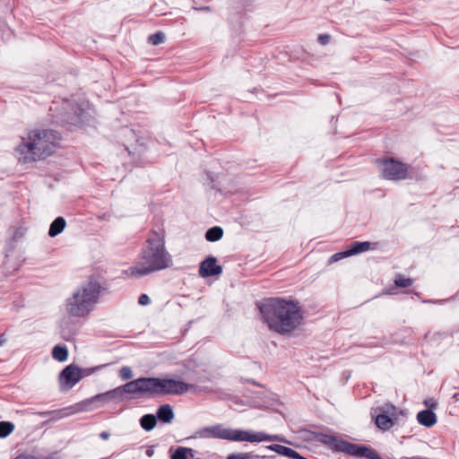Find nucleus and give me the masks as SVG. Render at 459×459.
<instances>
[{
	"label": "nucleus",
	"instance_id": "nucleus-33",
	"mask_svg": "<svg viewBox=\"0 0 459 459\" xmlns=\"http://www.w3.org/2000/svg\"><path fill=\"white\" fill-rule=\"evenodd\" d=\"M138 303L141 306H146V305H149L151 303V299H150V298H149V296L147 294H141L139 299H138Z\"/></svg>",
	"mask_w": 459,
	"mask_h": 459
},
{
	"label": "nucleus",
	"instance_id": "nucleus-20",
	"mask_svg": "<svg viewBox=\"0 0 459 459\" xmlns=\"http://www.w3.org/2000/svg\"><path fill=\"white\" fill-rule=\"evenodd\" d=\"M372 245L376 246V243H371L368 241H354L349 247H347V250L349 255L351 256L371 249Z\"/></svg>",
	"mask_w": 459,
	"mask_h": 459
},
{
	"label": "nucleus",
	"instance_id": "nucleus-27",
	"mask_svg": "<svg viewBox=\"0 0 459 459\" xmlns=\"http://www.w3.org/2000/svg\"><path fill=\"white\" fill-rule=\"evenodd\" d=\"M14 429V425L10 421H0V437L4 438L9 436Z\"/></svg>",
	"mask_w": 459,
	"mask_h": 459
},
{
	"label": "nucleus",
	"instance_id": "nucleus-16",
	"mask_svg": "<svg viewBox=\"0 0 459 459\" xmlns=\"http://www.w3.org/2000/svg\"><path fill=\"white\" fill-rule=\"evenodd\" d=\"M74 412V411H72V408H63L55 411H39L37 412V414L39 415L40 417H48L47 422H48L61 420L65 417L73 414Z\"/></svg>",
	"mask_w": 459,
	"mask_h": 459
},
{
	"label": "nucleus",
	"instance_id": "nucleus-32",
	"mask_svg": "<svg viewBox=\"0 0 459 459\" xmlns=\"http://www.w3.org/2000/svg\"><path fill=\"white\" fill-rule=\"evenodd\" d=\"M330 39L331 36L329 34H320L317 39L318 42L323 46L328 44Z\"/></svg>",
	"mask_w": 459,
	"mask_h": 459
},
{
	"label": "nucleus",
	"instance_id": "nucleus-2",
	"mask_svg": "<svg viewBox=\"0 0 459 459\" xmlns=\"http://www.w3.org/2000/svg\"><path fill=\"white\" fill-rule=\"evenodd\" d=\"M172 264V257L165 247L164 236L151 230L141 249L138 264L130 267L128 273L132 277H142L169 268Z\"/></svg>",
	"mask_w": 459,
	"mask_h": 459
},
{
	"label": "nucleus",
	"instance_id": "nucleus-38",
	"mask_svg": "<svg viewBox=\"0 0 459 459\" xmlns=\"http://www.w3.org/2000/svg\"><path fill=\"white\" fill-rule=\"evenodd\" d=\"M14 459H32L31 457L26 456V455H19Z\"/></svg>",
	"mask_w": 459,
	"mask_h": 459
},
{
	"label": "nucleus",
	"instance_id": "nucleus-12",
	"mask_svg": "<svg viewBox=\"0 0 459 459\" xmlns=\"http://www.w3.org/2000/svg\"><path fill=\"white\" fill-rule=\"evenodd\" d=\"M343 453L350 455L368 459H381L378 454L374 449L366 446L352 444L346 441V443L343 445Z\"/></svg>",
	"mask_w": 459,
	"mask_h": 459
},
{
	"label": "nucleus",
	"instance_id": "nucleus-11",
	"mask_svg": "<svg viewBox=\"0 0 459 459\" xmlns=\"http://www.w3.org/2000/svg\"><path fill=\"white\" fill-rule=\"evenodd\" d=\"M82 368L74 364L66 366L59 374L60 385L63 390L74 387L82 378Z\"/></svg>",
	"mask_w": 459,
	"mask_h": 459
},
{
	"label": "nucleus",
	"instance_id": "nucleus-7",
	"mask_svg": "<svg viewBox=\"0 0 459 459\" xmlns=\"http://www.w3.org/2000/svg\"><path fill=\"white\" fill-rule=\"evenodd\" d=\"M402 413V411H398L397 408L391 403L373 408L371 411L377 427L384 431L389 430L398 420V415Z\"/></svg>",
	"mask_w": 459,
	"mask_h": 459
},
{
	"label": "nucleus",
	"instance_id": "nucleus-5",
	"mask_svg": "<svg viewBox=\"0 0 459 459\" xmlns=\"http://www.w3.org/2000/svg\"><path fill=\"white\" fill-rule=\"evenodd\" d=\"M196 435L202 438H220L230 441H247L250 443H257L263 441H281L287 442L284 438L278 435H268L264 432H252L242 429H233L223 428L221 425H214L205 427L199 429Z\"/></svg>",
	"mask_w": 459,
	"mask_h": 459
},
{
	"label": "nucleus",
	"instance_id": "nucleus-26",
	"mask_svg": "<svg viewBox=\"0 0 459 459\" xmlns=\"http://www.w3.org/2000/svg\"><path fill=\"white\" fill-rule=\"evenodd\" d=\"M223 236V230L219 226L210 228L205 232V238L209 242H215L220 240Z\"/></svg>",
	"mask_w": 459,
	"mask_h": 459
},
{
	"label": "nucleus",
	"instance_id": "nucleus-23",
	"mask_svg": "<svg viewBox=\"0 0 459 459\" xmlns=\"http://www.w3.org/2000/svg\"><path fill=\"white\" fill-rule=\"evenodd\" d=\"M195 451L192 448L178 446L170 455V459H188V455L194 457Z\"/></svg>",
	"mask_w": 459,
	"mask_h": 459
},
{
	"label": "nucleus",
	"instance_id": "nucleus-35",
	"mask_svg": "<svg viewBox=\"0 0 459 459\" xmlns=\"http://www.w3.org/2000/svg\"><path fill=\"white\" fill-rule=\"evenodd\" d=\"M226 459H247V455L245 454H231Z\"/></svg>",
	"mask_w": 459,
	"mask_h": 459
},
{
	"label": "nucleus",
	"instance_id": "nucleus-25",
	"mask_svg": "<svg viewBox=\"0 0 459 459\" xmlns=\"http://www.w3.org/2000/svg\"><path fill=\"white\" fill-rule=\"evenodd\" d=\"M157 424V418L153 414H145L140 419L141 427L146 430H152Z\"/></svg>",
	"mask_w": 459,
	"mask_h": 459
},
{
	"label": "nucleus",
	"instance_id": "nucleus-43",
	"mask_svg": "<svg viewBox=\"0 0 459 459\" xmlns=\"http://www.w3.org/2000/svg\"><path fill=\"white\" fill-rule=\"evenodd\" d=\"M252 383H253L254 385H259V384H257L255 381H253Z\"/></svg>",
	"mask_w": 459,
	"mask_h": 459
},
{
	"label": "nucleus",
	"instance_id": "nucleus-6",
	"mask_svg": "<svg viewBox=\"0 0 459 459\" xmlns=\"http://www.w3.org/2000/svg\"><path fill=\"white\" fill-rule=\"evenodd\" d=\"M188 389L189 385L180 380L151 377V394H182Z\"/></svg>",
	"mask_w": 459,
	"mask_h": 459
},
{
	"label": "nucleus",
	"instance_id": "nucleus-41",
	"mask_svg": "<svg viewBox=\"0 0 459 459\" xmlns=\"http://www.w3.org/2000/svg\"><path fill=\"white\" fill-rule=\"evenodd\" d=\"M200 10H210V7L209 6L202 7V8H200Z\"/></svg>",
	"mask_w": 459,
	"mask_h": 459
},
{
	"label": "nucleus",
	"instance_id": "nucleus-19",
	"mask_svg": "<svg viewBox=\"0 0 459 459\" xmlns=\"http://www.w3.org/2000/svg\"><path fill=\"white\" fill-rule=\"evenodd\" d=\"M372 245L376 246V243H371L368 241H354L349 247H347V250L349 255L351 256L371 249Z\"/></svg>",
	"mask_w": 459,
	"mask_h": 459
},
{
	"label": "nucleus",
	"instance_id": "nucleus-8",
	"mask_svg": "<svg viewBox=\"0 0 459 459\" xmlns=\"http://www.w3.org/2000/svg\"><path fill=\"white\" fill-rule=\"evenodd\" d=\"M382 176L388 180H403L407 178V165L394 158H387L377 160Z\"/></svg>",
	"mask_w": 459,
	"mask_h": 459
},
{
	"label": "nucleus",
	"instance_id": "nucleus-22",
	"mask_svg": "<svg viewBox=\"0 0 459 459\" xmlns=\"http://www.w3.org/2000/svg\"><path fill=\"white\" fill-rule=\"evenodd\" d=\"M65 225L66 221L63 217L56 218L49 226L48 235L52 238L59 235L65 230Z\"/></svg>",
	"mask_w": 459,
	"mask_h": 459
},
{
	"label": "nucleus",
	"instance_id": "nucleus-30",
	"mask_svg": "<svg viewBox=\"0 0 459 459\" xmlns=\"http://www.w3.org/2000/svg\"><path fill=\"white\" fill-rule=\"evenodd\" d=\"M119 377L122 380L131 379L133 377L132 369L127 366L122 367L119 370Z\"/></svg>",
	"mask_w": 459,
	"mask_h": 459
},
{
	"label": "nucleus",
	"instance_id": "nucleus-17",
	"mask_svg": "<svg viewBox=\"0 0 459 459\" xmlns=\"http://www.w3.org/2000/svg\"><path fill=\"white\" fill-rule=\"evenodd\" d=\"M268 449H270L271 451H273L281 455H284V456H287L290 458L305 459V457H303L301 455H299L295 450H293L288 446H281V445L273 444V445L269 446Z\"/></svg>",
	"mask_w": 459,
	"mask_h": 459
},
{
	"label": "nucleus",
	"instance_id": "nucleus-9",
	"mask_svg": "<svg viewBox=\"0 0 459 459\" xmlns=\"http://www.w3.org/2000/svg\"><path fill=\"white\" fill-rule=\"evenodd\" d=\"M84 110L78 105L65 102L62 110L56 116L55 122L62 126H80L82 124Z\"/></svg>",
	"mask_w": 459,
	"mask_h": 459
},
{
	"label": "nucleus",
	"instance_id": "nucleus-14",
	"mask_svg": "<svg viewBox=\"0 0 459 459\" xmlns=\"http://www.w3.org/2000/svg\"><path fill=\"white\" fill-rule=\"evenodd\" d=\"M110 402L114 403H119L122 402L121 398L118 395V391H117V388H114L112 390H109L108 392L99 394L90 399H87L82 403V404H92L99 403L100 404H106Z\"/></svg>",
	"mask_w": 459,
	"mask_h": 459
},
{
	"label": "nucleus",
	"instance_id": "nucleus-3",
	"mask_svg": "<svg viewBox=\"0 0 459 459\" xmlns=\"http://www.w3.org/2000/svg\"><path fill=\"white\" fill-rule=\"evenodd\" d=\"M60 139L61 134L56 130H31L29 133L28 141L22 139V142L15 149L19 161L29 163L50 156L55 152L56 143Z\"/></svg>",
	"mask_w": 459,
	"mask_h": 459
},
{
	"label": "nucleus",
	"instance_id": "nucleus-4",
	"mask_svg": "<svg viewBox=\"0 0 459 459\" xmlns=\"http://www.w3.org/2000/svg\"><path fill=\"white\" fill-rule=\"evenodd\" d=\"M101 286L95 279H90L87 282L79 286L73 295L66 300L67 313L75 317L88 316L98 302Z\"/></svg>",
	"mask_w": 459,
	"mask_h": 459
},
{
	"label": "nucleus",
	"instance_id": "nucleus-13",
	"mask_svg": "<svg viewBox=\"0 0 459 459\" xmlns=\"http://www.w3.org/2000/svg\"><path fill=\"white\" fill-rule=\"evenodd\" d=\"M222 273V267L217 264V259L214 256H208L199 266L200 276L206 278L219 275Z\"/></svg>",
	"mask_w": 459,
	"mask_h": 459
},
{
	"label": "nucleus",
	"instance_id": "nucleus-42",
	"mask_svg": "<svg viewBox=\"0 0 459 459\" xmlns=\"http://www.w3.org/2000/svg\"><path fill=\"white\" fill-rule=\"evenodd\" d=\"M54 110H56V108H53V107H51V108H50V111H54Z\"/></svg>",
	"mask_w": 459,
	"mask_h": 459
},
{
	"label": "nucleus",
	"instance_id": "nucleus-21",
	"mask_svg": "<svg viewBox=\"0 0 459 459\" xmlns=\"http://www.w3.org/2000/svg\"><path fill=\"white\" fill-rule=\"evenodd\" d=\"M420 424L425 427H432L437 422V416L431 410H423L417 414Z\"/></svg>",
	"mask_w": 459,
	"mask_h": 459
},
{
	"label": "nucleus",
	"instance_id": "nucleus-44",
	"mask_svg": "<svg viewBox=\"0 0 459 459\" xmlns=\"http://www.w3.org/2000/svg\"><path fill=\"white\" fill-rule=\"evenodd\" d=\"M2 342H3L0 340V345L2 344Z\"/></svg>",
	"mask_w": 459,
	"mask_h": 459
},
{
	"label": "nucleus",
	"instance_id": "nucleus-34",
	"mask_svg": "<svg viewBox=\"0 0 459 459\" xmlns=\"http://www.w3.org/2000/svg\"><path fill=\"white\" fill-rule=\"evenodd\" d=\"M104 365H100V366H98V367H95V368H82V374L83 375V377L85 376H90L91 374H92L95 370L97 369H100L101 368H103Z\"/></svg>",
	"mask_w": 459,
	"mask_h": 459
},
{
	"label": "nucleus",
	"instance_id": "nucleus-31",
	"mask_svg": "<svg viewBox=\"0 0 459 459\" xmlns=\"http://www.w3.org/2000/svg\"><path fill=\"white\" fill-rule=\"evenodd\" d=\"M349 253H348V250L347 248L343 251H341V252H338V253H335L333 254L331 257H330V263H333V262H337V261H340L341 259L342 258H346V257H349Z\"/></svg>",
	"mask_w": 459,
	"mask_h": 459
},
{
	"label": "nucleus",
	"instance_id": "nucleus-15",
	"mask_svg": "<svg viewBox=\"0 0 459 459\" xmlns=\"http://www.w3.org/2000/svg\"><path fill=\"white\" fill-rule=\"evenodd\" d=\"M316 438L318 442L331 446L335 451L343 452V445L346 443V440L325 433H318Z\"/></svg>",
	"mask_w": 459,
	"mask_h": 459
},
{
	"label": "nucleus",
	"instance_id": "nucleus-10",
	"mask_svg": "<svg viewBox=\"0 0 459 459\" xmlns=\"http://www.w3.org/2000/svg\"><path fill=\"white\" fill-rule=\"evenodd\" d=\"M116 388L122 401L126 398V394H151V377H140Z\"/></svg>",
	"mask_w": 459,
	"mask_h": 459
},
{
	"label": "nucleus",
	"instance_id": "nucleus-24",
	"mask_svg": "<svg viewBox=\"0 0 459 459\" xmlns=\"http://www.w3.org/2000/svg\"><path fill=\"white\" fill-rule=\"evenodd\" d=\"M52 357L54 359L64 362L68 359V350L65 345L57 344L52 350Z\"/></svg>",
	"mask_w": 459,
	"mask_h": 459
},
{
	"label": "nucleus",
	"instance_id": "nucleus-37",
	"mask_svg": "<svg viewBox=\"0 0 459 459\" xmlns=\"http://www.w3.org/2000/svg\"><path fill=\"white\" fill-rule=\"evenodd\" d=\"M109 436H110L109 433L107 431H102L100 433V437L103 440H108Z\"/></svg>",
	"mask_w": 459,
	"mask_h": 459
},
{
	"label": "nucleus",
	"instance_id": "nucleus-1",
	"mask_svg": "<svg viewBox=\"0 0 459 459\" xmlns=\"http://www.w3.org/2000/svg\"><path fill=\"white\" fill-rule=\"evenodd\" d=\"M264 323L271 331L287 335L303 322L301 307L297 301L271 298L258 306Z\"/></svg>",
	"mask_w": 459,
	"mask_h": 459
},
{
	"label": "nucleus",
	"instance_id": "nucleus-28",
	"mask_svg": "<svg viewBox=\"0 0 459 459\" xmlns=\"http://www.w3.org/2000/svg\"><path fill=\"white\" fill-rule=\"evenodd\" d=\"M165 40V35L162 31H157L149 36L148 41L154 46L163 43Z\"/></svg>",
	"mask_w": 459,
	"mask_h": 459
},
{
	"label": "nucleus",
	"instance_id": "nucleus-36",
	"mask_svg": "<svg viewBox=\"0 0 459 459\" xmlns=\"http://www.w3.org/2000/svg\"><path fill=\"white\" fill-rule=\"evenodd\" d=\"M145 454L148 457H152L153 455H154V449H153V446H148L146 451H145Z\"/></svg>",
	"mask_w": 459,
	"mask_h": 459
},
{
	"label": "nucleus",
	"instance_id": "nucleus-18",
	"mask_svg": "<svg viewBox=\"0 0 459 459\" xmlns=\"http://www.w3.org/2000/svg\"><path fill=\"white\" fill-rule=\"evenodd\" d=\"M156 418L163 423H170L174 419L173 408L169 404L160 405L156 412Z\"/></svg>",
	"mask_w": 459,
	"mask_h": 459
},
{
	"label": "nucleus",
	"instance_id": "nucleus-40",
	"mask_svg": "<svg viewBox=\"0 0 459 459\" xmlns=\"http://www.w3.org/2000/svg\"><path fill=\"white\" fill-rule=\"evenodd\" d=\"M426 404H427L429 407L435 406V404H434V403H428V402H426Z\"/></svg>",
	"mask_w": 459,
	"mask_h": 459
},
{
	"label": "nucleus",
	"instance_id": "nucleus-39",
	"mask_svg": "<svg viewBox=\"0 0 459 459\" xmlns=\"http://www.w3.org/2000/svg\"><path fill=\"white\" fill-rule=\"evenodd\" d=\"M453 399H454L455 401H459V393L455 394L453 395Z\"/></svg>",
	"mask_w": 459,
	"mask_h": 459
},
{
	"label": "nucleus",
	"instance_id": "nucleus-29",
	"mask_svg": "<svg viewBox=\"0 0 459 459\" xmlns=\"http://www.w3.org/2000/svg\"><path fill=\"white\" fill-rule=\"evenodd\" d=\"M394 283H395V285H396V286H398V287H401V288H407V287L411 286V284H412V280H411V278L404 277V276H403V275H402V274H398V275L395 277Z\"/></svg>",
	"mask_w": 459,
	"mask_h": 459
}]
</instances>
